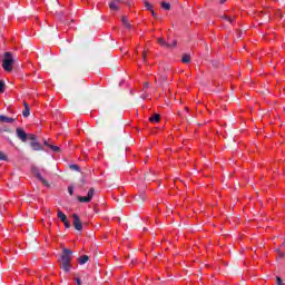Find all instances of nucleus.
<instances>
[{
    "label": "nucleus",
    "instance_id": "1",
    "mask_svg": "<svg viewBox=\"0 0 285 285\" xmlns=\"http://www.w3.org/2000/svg\"><path fill=\"white\" fill-rule=\"evenodd\" d=\"M60 264V268L65 271V273H70V269L72 268V250L68 248H63L62 254L60 256V259L58 261Z\"/></svg>",
    "mask_w": 285,
    "mask_h": 285
},
{
    "label": "nucleus",
    "instance_id": "2",
    "mask_svg": "<svg viewBox=\"0 0 285 285\" xmlns=\"http://www.w3.org/2000/svg\"><path fill=\"white\" fill-rule=\"evenodd\" d=\"M14 66V58L12 52L7 51L4 53V59L2 60V68L6 72H12V67Z\"/></svg>",
    "mask_w": 285,
    "mask_h": 285
},
{
    "label": "nucleus",
    "instance_id": "3",
    "mask_svg": "<svg viewBox=\"0 0 285 285\" xmlns=\"http://www.w3.org/2000/svg\"><path fill=\"white\" fill-rule=\"evenodd\" d=\"M31 173L33 177H36V179H39V181H41L42 186H46L47 188L50 187V184L43 178V176H41V171L37 166L31 167Z\"/></svg>",
    "mask_w": 285,
    "mask_h": 285
},
{
    "label": "nucleus",
    "instance_id": "4",
    "mask_svg": "<svg viewBox=\"0 0 285 285\" xmlns=\"http://www.w3.org/2000/svg\"><path fill=\"white\" fill-rule=\"evenodd\" d=\"M95 197V188H90L87 196H78L77 199L80 202V204H89V202H92V198Z\"/></svg>",
    "mask_w": 285,
    "mask_h": 285
},
{
    "label": "nucleus",
    "instance_id": "5",
    "mask_svg": "<svg viewBox=\"0 0 285 285\" xmlns=\"http://www.w3.org/2000/svg\"><path fill=\"white\" fill-rule=\"evenodd\" d=\"M73 227L76 230H83V225L81 224V218H79V215L73 214Z\"/></svg>",
    "mask_w": 285,
    "mask_h": 285
},
{
    "label": "nucleus",
    "instance_id": "6",
    "mask_svg": "<svg viewBox=\"0 0 285 285\" xmlns=\"http://www.w3.org/2000/svg\"><path fill=\"white\" fill-rule=\"evenodd\" d=\"M16 135L19 137L23 142L28 141V134L22 128L16 129Z\"/></svg>",
    "mask_w": 285,
    "mask_h": 285
},
{
    "label": "nucleus",
    "instance_id": "7",
    "mask_svg": "<svg viewBox=\"0 0 285 285\" xmlns=\"http://www.w3.org/2000/svg\"><path fill=\"white\" fill-rule=\"evenodd\" d=\"M157 42L159 43V46H163V48H173V47L177 46V40H174V43L170 45V43L166 42V40L164 38H158Z\"/></svg>",
    "mask_w": 285,
    "mask_h": 285
},
{
    "label": "nucleus",
    "instance_id": "8",
    "mask_svg": "<svg viewBox=\"0 0 285 285\" xmlns=\"http://www.w3.org/2000/svg\"><path fill=\"white\" fill-rule=\"evenodd\" d=\"M16 119L8 116H0V124H14Z\"/></svg>",
    "mask_w": 285,
    "mask_h": 285
},
{
    "label": "nucleus",
    "instance_id": "9",
    "mask_svg": "<svg viewBox=\"0 0 285 285\" xmlns=\"http://www.w3.org/2000/svg\"><path fill=\"white\" fill-rule=\"evenodd\" d=\"M121 21H122V26L125 28H127V30H132V24H130V22L128 21V17L127 16H122L121 17Z\"/></svg>",
    "mask_w": 285,
    "mask_h": 285
},
{
    "label": "nucleus",
    "instance_id": "10",
    "mask_svg": "<svg viewBox=\"0 0 285 285\" xmlns=\"http://www.w3.org/2000/svg\"><path fill=\"white\" fill-rule=\"evenodd\" d=\"M150 124H159V121H161V116L159 114H154L150 118H149Z\"/></svg>",
    "mask_w": 285,
    "mask_h": 285
},
{
    "label": "nucleus",
    "instance_id": "11",
    "mask_svg": "<svg viewBox=\"0 0 285 285\" xmlns=\"http://www.w3.org/2000/svg\"><path fill=\"white\" fill-rule=\"evenodd\" d=\"M45 146L50 148L53 153H61V148L59 146L50 145L47 140H45Z\"/></svg>",
    "mask_w": 285,
    "mask_h": 285
},
{
    "label": "nucleus",
    "instance_id": "12",
    "mask_svg": "<svg viewBox=\"0 0 285 285\" xmlns=\"http://www.w3.org/2000/svg\"><path fill=\"white\" fill-rule=\"evenodd\" d=\"M24 109L22 111L23 117H30V105L28 102L23 101Z\"/></svg>",
    "mask_w": 285,
    "mask_h": 285
},
{
    "label": "nucleus",
    "instance_id": "13",
    "mask_svg": "<svg viewBox=\"0 0 285 285\" xmlns=\"http://www.w3.org/2000/svg\"><path fill=\"white\" fill-rule=\"evenodd\" d=\"M30 146L32 150H43V146H41V144L37 142L36 140L31 141Z\"/></svg>",
    "mask_w": 285,
    "mask_h": 285
},
{
    "label": "nucleus",
    "instance_id": "14",
    "mask_svg": "<svg viewBox=\"0 0 285 285\" xmlns=\"http://www.w3.org/2000/svg\"><path fill=\"white\" fill-rule=\"evenodd\" d=\"M109 8H110V10H119V0H112L109 3Z\"/></svg>",
    "mask_w": 285,
    "mask_h": 285
},
{
    "label": "nucleus",
    "instance_id": "15",
    "mask_svg": "<svg viewBox=\"0 0 285 285\" xmlns=\"http://www.w3.org/2000/svg\"><path fill=\"white\" fill-rule=\"evenodd\" d=\"M88 259H90V257H89L88 255H82V256H80V257L78 258V263H79L80 265H83V264H86V263L88 262Z\"/></svg>",
    "mask_w": 285,
    "mask_h": 285
},
{
    "label": "nucleus",
    "instance_id": "16",
    "mask_svg": "<svg viewBox=\"0 0 285 285\" xmlns=\"http://www.w3.org/2000/svg\"><path fill=\"white\" fill-rule=\"evenodd\" d=\"M58 218L60 219V222H68V216H66V214H63V212L58 210Z\"/></svg>",
    "mask_w": 285,
    "mask_h": 285
},
{
    "label": "nucleus",
    "instance_id": "17",
    "mask_svg": "<svg viewBox=\"0 0 285 285\" xmlns=\"http://www.w3.org/2000/svg\"><path fill=\"white\" fill-rule=\"evenodd\" d=\"M183 63H190V55L185 53L181 59Z\"/></svg>",
    "mask_w": 285,
    "mask_h": 285
},
{
    "label": "nucleus",
    "instance_id": "18",
    "mask_svg": "<svg viewBox=\"0 0 285 285\" xmlns=\"http://www.w3.org/2000/svg\"><path fill=\"white\" fill-rule=\"evenodd\" d=\"M220 19H225V21H228L229 23H233V21H235L234 18H230V17H228L227 14L220 16Z\"/></svg>",
    "mask_w": 285,
    "mask_h": 285
},
{
    "label": "nucleus",
    "instance_id": "19",
    "mask_svg": "<svg viewBox=\"0 0 285 285\" xmlns=\"http://www.w3.org/2000/svg\"><path fill=\"white\" fill-rule=\"evenodd\" d=\"M6 92V82L3 80H0V94Z\"/></svg>",
    "mask_w": 285,
    "mask_h": 285
},
{
    "label": "nucleus",
    "instance_id": "20",
    "mask_svg": "<svg viewBox=\"0 0 285 285\" xmlns=\"http://www.w3.org/2000/svg\"><path fill=\"white\" fill-rule=\"evenodd\" d=\"M30 140V141H37V136H35L33 134H27V140Z\"/></svg>",
    "mask_w": 285,
    "mask_h": 285
},
{
    "label": "nucleus",
    "instance_id": "21",
    "mask_svg": "<svg viewBox=\"0 0 285 285\" xmlns=\"http://www.w3.org/2000/svg\"><path fill=\"white\" fill-rule=\"evenodd\" d=\"M0 161H8V156L3 151H0Z\"/></svg>",
    "mask_w": 285,
    "mask_h": 285
},
{
    "label": "nucleus",
    "instance_id": "22",
    "mask_svg": "<svg viewBox=\"0 0 285 285\" xmlns=\"http://www.w3.org/2000/svg\"><path fill=\"white\" fill-rule=\"evenodd\" d=\"M161 8H164V10H170V3L161 2Z\"/></svg>",
    "mask_w": 285,
    "mask_h": 285
},
{
    "label": "nucleus",
    "instance_id": "23",
    "mask_svg": "<svg viewBox=\"0 0 285 285\" xmlns=\"http://www.w3.org/2000/svg\"><path fill=\"white\" fill-rule=\"evenodd\" d=\"M69 168H70V170H77L78 173H79V170H81L79 165H70Z\"/></svg>",
    "mask_w": 285,
    "mask_h": 285
},
{
    "label": "nucleus",
    "instance_id": "24",
    "mask_svg": "<svg viewBox=\"0 0 285 285\" xmlns=\"http://www.w3.org/2000/svg\"><path fill=\"white\" fill-rule=\"evenodd\" d=\"M145 7L147 8V10H153V4H150L148 1H145Z\"/></svg>",
    "mask_w": 285,
    "mask_h": 285
},
{
    "label": "nucleus",
    "instance_id": "25",
    "mask_svg": "<svg viewBox=\"0 0 285 285\" xmlns=\"http://www.w3.org/2000/svg\"><path fill=\"white\" fill-rule=\"evenodd\" d=\"M68 193H69V195H75V187L69 186L68 187Z\"/></svg>",
    "mask_w": 285,
    "mask_h": 285
},
{
    "label": "nucleus",
    "instance_id": "26",
    "mask_svg": "<svg viewBox=\"0 0 285 285\" xmlns=\"http://www.w3.org/2000/svg\"><path fill=\"white\" fill-rule=\"evenodd\" d=\"M149 87H150V82H144L142 90H148Z\"/></svg>",
    "mask_w": 285,
    "mask_h": 285
},
{
    "label": "nucleus",
    "instance_id": "27",
    "mask_svg": "<svg viewBox=\"0 0 285 285\" xmlns=\"http://www.w3.org/2000/svg\"><path fill=\"white\" fill-rule=\"evenodd\" d=\"M160 81H168V76L166 75H160Z\"/></svg>",
    "mask_w": 285,
    "mask_h": 285
},
{
    "label": "nucleus",
    "instance_id": "28",
    "mask_svg": "<svg viewBox=\"0 0 285 285\" xmlns=\"http://www.w3.org/2000/svg\"><path fill=\"white\" fill-rule=\"evenodd\" d=\"M276 284L284 285V283L282 282V277H279V276L276 277Z\"/></svg>",
    "mask_w": 285,
    "mask_h": 285
},
{
    "label": "nucleus",
    "instance_id": "29",
    "mask_svg": "<svg viewBox=\"0 0 285 285\" xmlns=\"http://www.w3.org/2000/svg\"><path fill=\"white\" fill-rule=\"evenodd\" d=\"M62 224H65V228H70V220H65Z\"/></svg>",
    "mask_w": 285,
    "mask_h": 285
},
{
    "label": "nucleus",
    "instance_id": "30",
    "mask_svg": "<svg viewBox=\"0 0 285 285\" xmlns=\"http://www.w3.org/2000/svg\"><path fill=\"white\" fill-rule=\"evenodd\" d=\"M81 184H82V186H86V184H88V179H86V177H82L81 178Z\"/></svg>",
    "mask_w": 285,
    "mask_h": 285
},
{
    "label": "nucleus",
    "instance_id": "31",
    "mask_svg": "<svg viewBox=\"0 0 285 285\" xmlns=\"http://www.w3.org/2000/svg\"><path fill=\"white\" fill-rule=\"evenodd\" d=\"M149 12H151V16L156 19L157 18V13H155V10H150Z\"/></svg>",
    "mask_w": 285,
    "mask_h": 285
},
{
    "label": "nucleus",
    "instance_id": "32",
    "mask_svg": "<svg viewBox=\"0 0 285 285\" xmlns=\"http://www.w3.org/2000/svg\"><path fill=\"white\" fill-rule=\"evenodd\" d=\"M75 281L78 285H81V278H75Z\"/></svg>",
    "mask_w": 285,
    "mask_h": 285
},
{
    "label": "nucleus",
    "instance_id": "33",
    "mask_svg": "<svg viewBox=\"0 0 285 285\" xmlns=\"http://www.w3.org/2000/svg\"><path fill=\"white\" fill-rule=\"evenodd\" d=\"M146 53H147L146 51L142 52V59H144V61H146Z\"/></svg>",
    "mask_w": 285,
    "mask_h": 285
},
{
    "label": "nucleus",
    "instance_id": "34",
    "mask_svg": "<svg viewBox=\"0 0 285 285\" xmlns=\"http://www.w3.org/2000/svg\"><path fill=\"white\" fill-rule=\"evenodd\" d=\"M278 257H281V258L284 257V253H279Z\"/></svg>",
    "mask_w": 285,
    "mask_h": 285
},
{
    "label": "nucleus",
    "instance_id": "35",
    "mask_svg": "<svg viewBox=\"0 0 285 285\" xmlns=\"http://www.w3.org/2000/svg\"><path fill=\"white\" fill-rule=\"evenodd\" d=\"M220 3H226V0H220Z\"/></svg>",
    "mask_w": 285,
    "mask_h": 285
},
{
    "label": "nucleus",
    "instance_id": "36",
    "mask_svg": "<svg viewBox=\"0 0 285 285\" xmlns=\"http://www.w3.org/2000/svg\"><path fill=\"white\" fill-rule=\"evenodd\" d=\"M185 110L188 112L190 109H188V107H185Z\"/></svg>",
    "mask_w": 285,
    "mask_h": 285
},
{
    "label": "nucleus",
    "instance_id": "37",
    "mask_svg": "<svg viewBox=\"0 0 285 285\" xmlns=\"http://www.w3.org/2000/svg\"><path fill=\"white\" fill-rule=\"evenodd\" d=\"M155 81L157 82V77H155Z\"/></svg>",
    "mask_w": 285,
    "mask_h": 285
},
{
    "label": "nucleus",
    "instance_id": "38",
    "mask_svg": "<svg viewBox=\"0 0 285 285\" xmlns=\"http://www.w3.org/2000/svg\"><path fill=\"white\" fill-rule=\"evenodd\" d=\"M43 173H46V169H42Z\"/></svg>",
    "mask_w": 285,
    "mask_h": 285
}]
</instances>
